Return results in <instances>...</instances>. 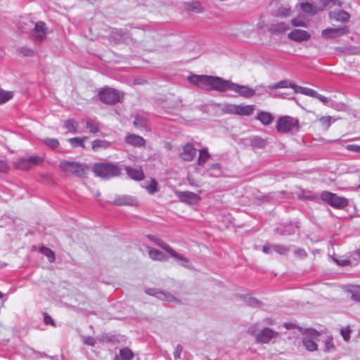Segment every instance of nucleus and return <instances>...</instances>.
Instances as JSON below:
<instances>
[{
	"mask_svg": "<svg viewBox=\"0 0 360 360\" xmlns=\"http://www.w3.org/2000/svg\"><path fill=\"white\" fill-rule=\"evenodd\" d=\"M289 27L284 22L271 24L269 30L272 33H282L288 30Z\"/></svg>",
	"mask_w": 360,
	"mask_h": 360,
	"instance_id": "nucleus-27",
	"label": "nucleus"
},
{
	"mask_svg": "<svg viewBox=\"0 0 360 360\" xmlns=\"http://www.w3.org/2000/svg\"><path fill=\"white\" fill-rule=\"evenodd\" d=\"M148 238L151 241L154 242L157 245L160 246V248H162V249L166 250L169 254L171 252V250H173L169 245H167L165 242H164L160 238H158L154 236H150V235H148Z\"/></svg>",
	"mask_w": 360,
	"mask_h": 360,
	"instance_id": "nucleus-28",
	"label": "nucleus"
},
{
	"mask_svg": "<svg viewBox=\"0 0 360 360\" xmlns=\"http://www.w3.org/2000/svg\"><path fill=\"white\" fill-rule=\"evenodd\" d=\"M94 172L98 176L110 178L119 175L120 169L115 165L100 163L94 165Z\"/></svg>",
	"mask_w": 360,
	"mask_h": 360,
	"instance_id": "nucleus-5",
	"label": "nucleus"
},
{
	"mask_svg": "<svg viewBox=\"0 0 360 360\" xmlns=\"http://www.w3.org/2000/svg\"><path fill=\"white\" fill-rule=\"evenodd\" d=\"M112 341V337L107 335V334H103L98 337V342L101 343L103 342H110Z\"/></svg>",
	"mask_w": 360,
	"mask_h": 360,
	"instance_id": "nucleus-54",
	"label": "nucleus"
},
{
	"mask_svg": "<svg viewBox=\"0 0 360 360\" xmlns=\"http://www.w3.org/2000/svg\"><path fill=\"white\" fill-rule=\"evenodd\" d=\"M59 167L63 172L79 177L84 176L87 169L85 165L68 160H62Z\"/></svg>",
	"mask_w": 360,
	"mask_h": 360,
	"instance_id": "nucleus-4",
	"label": "nucleus"
},
{
	"mask_svg": "<svg viewBox=\"0 0 360 360\" xmlns=\"http://www.w3.org/2000/svg\"><path fill=\"white\" fill-rule=\"evenodd\" d=\"M143 187L150 194H153L158 191V182L154 179H151L144 183Z\"/></svg>",
	"mask_w": 360,
	"mask_h": 360,
	"instance_id": "nucleus-30",
	"label": "nucleus"
},
{
	"mask_svg": "<svg viewBox=\"0 0 360 360\" xmlns=\"http://www.w3.org/2000/svg\"><path fill=\"white\" fill-rule=\"evenodd\" d=\"M64 127L72 134H76L79 131L78 124L74 120L70 119L64 122Z\"/></svg>",
	"mask_w": 360,
	"mask_h": 360,
	"instance_id": "nucleus-29",
	"label": "nucleus"
},
{
	"mask_svg": "<svg viewBox=\"0 0 360 360\" xmlns=\"http://www.w3.org/2000/svg\"><path fill=\"white\" fill-rule=\"evenodd\" d=\"M290 88L294 89L295 92L300 93L314 98L317 96V92L312 89L297 86L296 84H290Z\"/></svg>",
	"mask_w": 360,
	"mask_h": 360,
	"instance_id": "nucleus-22",
	"label": "nucleus"
},
{
	"mask_svg": "<svg viewBox=\"0 0 360 360\" xmlns=\"http://www.w3.org/2000/svg\"><path fill=\"white\" fill-rule=\"evenodd\" d=\"M292 25L295 27H303L305 25V18L304 15H299L297 18L292 20Z\"/></svg>",
	"mask_w": 360,
	"mask_h": 360,
	"instance_id": "nucleus-46",
	"label": "nucleus"
},
{
	"mask_svg": "<svg viewBox=\"0 0 360 360\" xmlns=\"http://www.w3.org/2000/svg\"><path fill=\"white\" fill-rule=\"evenodd\" d=\"M299 127L298 120L290 116L280 117L276 123V129L281 134L296 133L299 131Z\"/></svg>",
	"mask_w": 360,
	"mask_h": 360,
	"instance_id": "nucleus-3",
	"label": "nucleus"
},
{
	"mask_svg": "<svg viewBox=\"0 0 360 360\" xmlns=\"http://www.w3.org/2000/svg\"><path fill=\"white\" fill-rule=\"evenodd\" d=\"M248 333L255 336L256 342L260 344H268L272 340L278 337L279 333L269 328H264L257 332L256 326H252L248 328Z\"/></svg>",
	"mask_w": 360,
	"mask_h": 360,
	"instance_id": "nucleus-2",
	"label": "nucleus"
},
{
	"mask_svg": "<svg viewBox=\"0 0 360 360\" xmlns=\"http://www.w3.org/2000/svg\"><path fill=\"white\" fill-rule=\"evenodd\" d=\"M44 160L43 157L38 155L21 158L15 162V166L17 169L27 171L41 164L44 162Z\"/></svg>",
	"mask_w": 360,
	"mask_h": 360,
	"instance_id": "nucleus-10",
	"label": "nucleus"
},
{
	"mask_svg": "<svg viewBox=\"0 0 360 360\" xmlns=\"http://www.w3.org/2000/svg\"><path fill=\"white\" fill-rule=\"evenodd\" d=\"M10 170V165L6 160L0 159V173L6 174Z\"/></svg>",
	"mask_w": 360,
	"mask_h": 360,
	"instance_id": "nucleus-48",
	"label": "nucleus"
},
{
	"mask_svg": "<svg viewBox=\"0 0 360 360\" xmlns=\"http://www.w3.org/2000/svg\"><path fill=\"white\" fill-rule=\"evenodd\" d=\"M43 142L46 146L52 149H55L59 146V142L56 139L46 138L43 140Z\"/></svg>",
	"mask_w": 360,
	"mask_h": 360,
	"instance_id": "nucleus-43",
	"label": "nucleus"
},
{
	"mask_svg": "<svg viewBox=\"0 0 360 360\" xmlns=\"http://www.w3.org/2000/svg\"><path fill=\"white\" fill-rule=\"evenodd\" d=\"M170 255L172 257H174L175 259L179 261L180 262V265L188 269H192L193 266L191 264L189 259L186 258V257L183 256L182 255L178 253L174 250H171Z\"/></svg>",
	"mask_w": 360,
	"mask_h": 360,
	"instance_id": "nucleus-20",
	"label": "nucleus"
},
{
	"mask_svg": "<svg viewBox=\"0 0 360 360\" xmlns=\"http://www.w3.org/2000/svg\"><path fill=\"white\" fill-rule=\"evenodd\" d=\"M126 172L132 179L140 181L144 177L143 172L141 168H132L131 167H125Z\"/></svg>",
	"mask_w": 360,
	"mask_h": 360,
	"instance_id": "nucleus-21",
	"label": "nucleus"
},
{
	"mask_svg": "<svg viewBox=\"0 0 360 360\" xmlns=\"http://www.w3.org/2000/svg\"><path fill=\"white\" fill-rule=\"evenodd\" d=\"M290 84H293L292 83L288 82L287 80H282L279 82L269 86V88L271 89H277L281 88H290Z\"/></svg>",
	"mask_w": 360,
	"mask_h": 360,
	"instance_id": "nucleus-42",
	"label": "nucleus"
},
{
	"mask_svg": "<svg viewBox=\"0 0 360 360\" xmlns=\"http://www.w3.org/2000/svg\"><path fill=\"white\" fill-rule=\"evenodd\" d=\"M319 336V333L311 328L306 329L305 335L302 338L304 347L309 352L317 350L316 340Z\"/></svg>",
	"mask_w": 360,
	"mask_h": 360,
	"instance_id": "nucleus-8",
	"label": "nucleus"
},
{
	"mask_svg": "<svg viewBox=\"0 0 360 360\" xmlns=\"http://www.w3.org/2000/svg\"><path fill=\"white\" fill-rule=\"evenodd\" d=\"M210 154L207 152L206 148L202 149L200 150V155L198 160V163L199 165H204L206 161L210 158Z\"/></svg>",
	"mask_w": 360,
	"mask_h": 360,
	"instance_id": "nucleus-38",
	"label": "nucleus"
},
{
	"mask_svg": "<svg viewBox=\"0 0 360 360\" xmlns=\"http://www.w3.org/2000/svg\"><path fill=\"white\" fill-rule=\"evenodd\" d=\"M44 320L46 325L53 324L51 317L46 314H44Z\"/></svg>",
	"mask_w": 360,
	"mask_h": 360,
	"instance_id": "nucleus-59",
	"label": "nucleus"
},
{
	"mask_svg": "<svg viewBox=\"0 0 360 360\" xmlns=\"http://www.w3.org/2000/svg\"><path fill=\"white\" fill-rule=\"evenodd\" d=\"M47 27L43 22H38L32 31V37L37 44L41 43L46 38Z\"/></svg>",
	"mask_w": 360,
	"mask_h": 360,
	"instance_id": "nucleus-14",
	"label": "nucleus"
},
{
	"mask_svg": "<svg viewBox=\"0 0 360 360\" xmlns=\"http://www.w3.org/2000/svg\"><path fill=\"white\" fill-rule=\"evenodd\" d=\"M110 146V143L105 140L96 139L92 142V149L98 150L99 148H107Z\"/></svg>",
	"mask_w": 360,
	"mask_h": 360,
	"instance_id": "nucleus-34",
	"label": "nucleus"
},
{
	"mask_svg": "<svg viewBox=\"0 0 360 360\" xmlns=\"http://www.w3.org/2000/svg\"><path fill=\"white\" fill-rule=\"evenodd\" d=\"M100 100L107 104H115L120 101V92L114 89L106 87L98 93Z\"/></svg>",
	"mask_w": 360,
	"mask_h": 360,
	"instance_id": "nucleus-9",
	"label": "nucleus"
},
{
	"mask_svg": "<svg viewBox=\"0 0 360 360\" xmlns=\"http://www.w3.org/2000/svg\"><path fill=\"white\" fill-rule=\"evenodd\" d=\"M250 144L252 147L262 148L266 146V142L262 138L254 136L250 139Z\"/></svg>",
	"mask_w": 360,
	"mask_h": 360,
	"instance_id": "nucleus-36",
	"label": "nucleus"
},
{
	"mask_svg": "<svg viewBox=\"0 0 360 360\" xmlns=\"http://www.w3.org/2000/svg\"><path fill=\"white\" fill-rule=\"evenodd\" d=\"M321 198L328 205L336 208H343L348 204L346 198L328 191H323L321 195Z\"/></svg>",
	"mask_w": 360,
	"mask_h": 360,
	"instance_id": "nucleus-7",
	"label": "nucleus"
},
{
	"mask_svg": "<svg viewBox=\"0 0 360 360\" xmlns=\"http://www.w3.org/2000/svg\"><path fill=\"white\" fill-rule=\"evenodd\" d=\"M146 293L155 296L162 301L168 302H179V299L174 297L172 294L167 292L160 291L155 288H148L146 290Z\"/></svg>",
	"mask_w": 360,
	"mask_h": 360,
	"instance_id": "nucleus-13",
	"label": "nucleus"
},
{
	"mask_svg": "<svg viewBox=\"0 0 360 360\" xmlns=\"http://www.w3.org/2000/svg\"><path fill=\"white\" fill-rule=\"evenodd\" d=\"M34 356H32L33 359H39V358H45L46 356V354L33 352Z\"/></svg>",
	"mask_w": 360,
	"mask_h": 360,
	"instance_id": "nucleus-61",
	"label": "nucleus"
},
{
	"mask_svg": "<svg viewBox=\"0 0 360 360\" xmlns=\"http://www.w3.org/2000/svg\"><path fill=\"white\" fill-rule=\"evenodd\" d=\"M256 119L260 121L261 123L264 125H269L274 121L273 115L270 112L265 111L259 112Z\"/></svg>",
	"mask_w": 360,
	"mask_h": 360,
	"instance_id": "nucleus-24",
	"label": "nucleus"
},
{
	"mask_svg": "<svg viewBox=\"0 0 360 360\" xmlns=\"http://www.w3.org/2000/svg\"><path fill=\"white\" fill-rule=\"evenodd\" d=\"M80 124L84 125V127L89 129V131L91 134H96L99 131V124L98 122L93 120H82Z\"/></svg>",
	"mask_w": 360,
	"mask_h": 360,
	"instance_id": "nucleus-25",
	"label": "nucleus"
},
{
	"mask_svg": "<svg viewBox=\"0 0 360 360\" xmlns=\"http://www.w3.org/2000/svg\"><path fill=\"white\" fill-rule=\"evenodd\" d=\"M288 37L290 39L294 41L302 42L308 41L310 39L311 35L305 30L296 29L290 32Z\"/></svg>",
	"mask_w": 360,
	"mask_h": 360,
	"instance_id": "nucleus-17",
	"label": "nucleus"
},
{
	"mask_svg": "<svg viewBox=\"0 0 360 360\" xmlns=\"http://www.w3.org/2000/svg\"><path fill=\"white\" fill-rule=\"evenodd\" d=\"M182 347L180 345H176L174 352V357L175 359H181Z\"/></svg>",
	"mask_w": 360,
	"mask_h": 360,
	"instance_id": "nucleus-55",
	"label": "nucleus"
},
{
	"mask_svg": "<svg viewBox=\"0 0 360 360\" xmlns=\"http://www.w3.org/2000/svg\"><path fill=\"white\" fill-rule=\"evenodd\" d=\"M196 149L191 143H187L183 146L181 152L179 153V157L184 161L190 162L193 160L196 155Z\"/></svg>",
	"mask_w": 360,
	"mask_h": 360,
	"instance_id": "nucleus-16",
	"label": "nucleus"
},
{
	"mask_svg": "<svg viewBox=\"0 0 360 360\" xmlns=\"http://www.w3.org/2000/svg\"><path fill=\"white\" fill-rule=\"evenodd\" d=\"M272 250V245L266 244L263 246L262 251L266 254L271 253Z\"/></svg>",
	"mask_w": 360,
	"mask_h": 360,
	"instance_id": "nucleus-57",
	"label": "nucleus"
},
{
	"mask_svg": "<svg viewBox=\"0 0 360 360\" xmlns=\"http://www.w3.org/2000/svg\"><path fill=\"white\" fill-rule=\"evenodd\" d=\"M320 1L321 2L322 6L319 8L309 3H302L301 4V8L302 11L306 13L314 15L319 10L321 11L325 7L332 8L335 6H341L342 5V2L339 0H320Z\"/></svg>",
	"mask_w": 360,
	"mask_h": 360,
	"instance_id": "nucleus-6",
	"label": "nucleus"
},
{
	"mask_svg": "<svg viewBox=\"0 0 360 360\" xmlns=\"http://www.w3.org/2000/svg\"><path fill=\"white\" fill-rule=\"evenodd\" d=\"M245 302L248 305L254 307H259L261 304L260 302L258 301L257 299L251 297L246 298Z\"/></svg>",
	"mask_w": 360,
	"mask_h": 360,
	"instance_id": "nucleus-52",
	"label": "nucleus"
},
{
	"mask_svg": "<svg viewBox=\"0 0 360 360\" xmlns=\"http://www.w3.org/2000/svg\"><path fill=\"white\" fill-rule=\"evenodd\" d=\"M317 96H314V98L319 99L321 102H322L324 104H326L328 103V98L321 94H319L318 92H317Z\"/></svg>",
	"mask_w": 360,
	"mask_h": 360,
	"instance_id": "nucleus-58",
	"label": "nucleus"
},
{
	"mask_svg": "<svg viewBox=\"0 0 360 360\" xmlns=\"http://www.w3.org/2000/svg\"><path fill=\"white\" fill-rule=\"evenodd\" d=\"M125 140L127 143L136 147H141L145 144L143 138L135 134L128 135Z\"/></svg>",
	"mask_w": 360,
	"mask_h": 360,
	"instance_id": "nucleus-23",
	"label": "nucleus"
},
{
	"mask_svg": "<svg viewBox=\"0 0 360 360\" xmlns=\"http://www.w3.org/2000/svg\"><path fill=\"white\" fill-rule=\"evenodd\" d=\"M255 110L254 105H237V115H251Z\"/></svg>",
	"mask_w": 360,
	"mask_h": 360,
	"instance_id": "nucleus-26",
	"label": "nucleus"
},
{
	"mask_svg": "<svg viewBox=\"0 0 360 360\" xmlns=\"http://www.w3.org/2000/svg\"><path fill=\"white\" fill-rule=\"evenodd\" d=\"M285 327L287 329H290V328H292V324L290 323H285Z\"/></svg>",
	"mask_w": 360,
	"mask_h": 360,
	"instance_id": "nucleus-63",
	"label": "nucleus"
},
{
	"mask_svg": "<svg viewBox=\"0 0 360 360\" xmlns=\"http://www.w3.org/2000/svg\"><path fill=\"white\" fill-rule=\"evenodd\" d=\"M149 256L154 260H164L166 259V256L161 251L156 249H150L148 250Z\"/></svg>",
	"mask_w": 360,
	"mask_h": 360,
	"instance_id": "nucleus-32",
	"label": "nucleus"
},
{
	"mask_svg": "<svg viewBox=\"0 0 360 360\" xmlns=\"http://www.w3.org/2000/svg\"><path fill=\"white\" fill-rule=\"evenodd\" d=\"M272 249L279 255H286L290 251V249L288 247L279 244L272 245Z\"/></svg>",
	"mask_w": 360,
	"mask_h": 360,
	"instance_id": "nucleus-40",
	"label": "nucleus"
},
{
	"mask_svg": "<svg viewBox=\"0 0 360 360\" xmlns=\"http://www.w3.org/2000/svg\"><path fill=\"white\" fill-rule=\"evenodd\" d=\"M113 205H131L136 206V199L130 196H119L113 200Z\"/></svg>",
	"mask_w": 360,
	"mask_h": 360,
	"instance_id": "nucleus-18",
	"label": "nucleus"
},
{
	"mask_svg": "<svg viewBox=\"0 0 360 360\" xmlns=\"http://www.w3.org/2000/svg\"><path fill=\"white\" fill-rule=\"evenodd\" d=\"M40 252L48 257L49 262H52L55 260V254L50 248L42 247L40 248Z\"/></svg>",
	"mask_w": 360,
	"mask_h": 360,
	"instance_id": "nucleus-41",
	"label": "nucleus"
},
{
	"mask_svg": "<svg viewBox=\"0 0 360 360\" xmlns=\"http://www.w3.org/2000/svg\"><path fill=\"white\" fill-rule=\"evenodd\" d=\"M349 32L347 27H338L335 28H326L322 31L321 36L325 39H334L346 34Z\"/></svg>",
	"mask_w": 360,
	"mask_h": 360,
	"instance_id": "nucleus-15",
	"label": "nucleus"
},
{
	"mask_svg": "<svg viewBox=\"0 0 360 360\" xmlns=\"http://www.w3.org/2000/svg\"><path fill=\"white\" fill-rule=\"evenodd\" d=\"M83 342L85 345H89V346H95L96 344L98 342V338H94L92 337H84L83 338Z\"/></svg>",
	"mask_w": 360,
	"mask_h": 360,
	"instance_id": "nucleus-50",
	"label": "nucleus"
},
{
	"mask_svg": "<svg viewBox=\"0 0 360 360\" xmlns=\"http://www.w3.org/2000/svg\"><path fill=\"white\" fill-rule=\"evenodd\" d=\"M87 139L86 136H84L82 138L79 137H75V138H70L68 139V142L71 144V146L74 148L76 147H82L84 148V142Z\"/></svg>",
	"mask_w": 360,
	"mask_h": 360,
	"instance_id": "nucleus-33",
	"label": "nucleus"
},
{
	"mask_svg": "<svg viewBox=\"0 0 360 360\" xmlns=\"http://www.w3.org/2000/svg\"><path fill=\"white\" fill-rule=\"evenodd\" d=\"M264 322L265 324L266 325H272L274 323V321L271 319L270 318H266L264 320Z\"/></svg>",
	"mask_w": 360,
	"mask_h": 360,
	"instance_id": "nucleus-62",
	"label": "nucleus"
},
{
	"mask_svg": "<svg viewBox=\"0 0 360 360\" xmlns=\"http://www.w3.org/2000/svg\"><path fill=\"white\" fill-rule=\"evenodd\" d=\"M142 122H143V120L136 117L135 119V120L134 121V126L139 127L143 125Z\"/></svg>",
	"mask_w": 360,
	"mask_h": 360,
	"instance_id": "nucleus-60",
	"label": "nucleus"
},
{
	"mask_svg": "<svg viewBox=\"0 0 360 360\" xmlns=\"http://www.w3.org/2000/svg\"><path fill=\"white\" fill-rule=\"evenodd\" d=\"M346 148H347V150H349L350 151H353V152H356V153H360V146H359V145H356V144H349V145H347Z\"/></svg>",
	"mask_w": 360,
	"mask_h": 360,
	"instance_id": "nucleus-56",
	"label": "nucleus"
},
{
	"mask_svg": "<svg viewBox=\"0 0 360 360\" xmlns=\"http://www.w3.org/2000/svg\"><path fill=\"white\" fill-rule=\"evenodd\" d=\"M207 172L209 176L212 177H219L222 174L221 167L217 163L210 165Z\"/></svg>",
	"mask_w": 360,
	"mask_h": 360,
	"instance_id": "nucleus-31",
	"label": "nucleus"
},
{
	"mask_svg": "<svg viewBox=\"0 0 360 360\" xmlns=\"http://www.w3.org/2000/svg\"><path fill=\"white\" fill-rule=\"evenodd\" d=\"M335 350V347L331 337H328L324 341V347L323 351L326 353L333 352Z\"/></svg>",
	"mask_w": 360,
	"mask_h": 360,
	"instance_id": "nucleus-35",
	"label": "nucleus"
},
{
	"mask_svg": "<svg viewBox=\"0 0 360 360\" xmlns=\"http://www.w3.org/2000/svg\"><path fill=\"white\" fill-rule=\"evenodd\" d=\"M121 360H131L134 357V353L129 348H124L120 350Z\"/></svg>",
	"mask_w": 360,
	"mask_h": 360,
	"instance_id": "nucleus-37",
	"label": "nucleus"
},
{
	"mask_svg": "<svg viewBox=\"0 0 360 360\" xmlns=\"http://www.w3.org/2000/svg\"><path fill=\"white\" fill-rule=\"evenodd\" d=\"M349 15L347 12L342 10L338 11H331L329 13V18L331 20H335L338 22H348L349 20Z\"/></svg>",
	"mask_w": 360,
	"mask_h": 360,
	"instance_id": "nucleus-19",
	"label": "nucleus"
},
{
	"mask_svg": "<svg viewBox=\"0 0 360 360\" xmlns=\"http://www.w3.org/2000/svg\"><path fill=\"white\" fill-rule=\"evenodd\" d=\"M13 97V93L11 91H4L0 90V104L4 103Z\"/></svg>",
	"mask_w": 360,
	"mask_h": 360,
	"instance_id": "nucleus-47",
	"label": "nucleus"
},
{
	"mask_svg": "<svg viewBox=\"0 0 360 360\" xmlns=\"http://www.w3.org/2000/svg\"><path fill=\"white\" fill-rule=\"evenodd\" d=\"M340 264L342 265H347L349 264V261L348 260H342Z\"/></svg>",
	"mask_w": 360,
	"mask_h": 360,
	"instance_id": "nucleus-64",
	"label": "nucleus"
},
{
	"mask_svg": "<svg viewBox=\"0 0 360 360\" xmlns=\"http://www.w3.org/2000/svg\"><path fill=\"white\" fill-rule=\"evenodd\" d=\"M276 15L281 17H287L290 15V9L288 5L281 6L276 11Z\"/></svg>",
	"mask_w": 360,
	"mask_h": 360,
	"instance_id": "nucleus-39",
	"label": "nucleus"
},
{
	"mask_svg": "<svg viewBox=\"0 0 360 360\" xmlns=\"http://www.w3.org/2000/svg\"><path fill=\"white\" fill-rule=\"evenodd\" d=\"M331 120L332 117L330 116H324L319 119V121L321 123V126L326 130H327L330 127Z\"/></svg>",
	"mask_w": 360,
	"mask_h": 360,
	"instance_id": "nucleus-45",
	"label": "nucleus"
},
{
	"mask_svg": "<svg viewBox=\"0 0 360 360\" xmlns=\"http://www.w3.org/2000/svg\"><path fill=\"white\" fill-rule=\"evenodd\" d=\"M189 82L206 90L224 92L228 90L229 80L219 77L193 75L188 77Z\"/></svg>",
	"mask_w": 360,
	"mask_h": 360,
	"instance_id": "nucleus-1",
	"label": "nucleus"
},
{
	"mask_svg": "<svg viewBox=\"0 0 360 360\" xmlns=\"http://www.w3.org/2000/svg\"><path fill=\"white\" fill-rule=\"evenodd\" d=\"M224 110L229 114L237 115V105L228 104L224 106Z\"/></svg>",
	"mask_w": 360,
	"mask_h": 360,
	"instance_id": "nucleus-49",
	"label": "nucleus"
},
{
	"mask_svg": "<svg viewBox=\"0 0 360 360\" xmlns=\"http://www.w3.org/2000/svg\"><path fill=\"white\" fill-rule=\"evenodd\" d=\"M176 195L181 202L188 205H196L201 200L200 196L191 191H176Z\"/></svg>",
	"mask_w": 360,
	"mask_h": 360,
	"instance_id": "nucleus-12",
	"label": "nucleus"
},
{
	"mask_svg": "<svg viewBox=\"0 0 360 360\" xmlns=\"http://www.w3.org/2000/svg\"><path fill=\"white\" fill-rule=\"evenodd\" d=\"M349 292L352 294V299L356 302H360V287L353 286Z\"/></svg>",
	"mask_w": 360,
	"mask_h": 360,
	"instance_id": "nucleus-44",
	"label": "nucleus"
},
{
	"mask_svg": "<svg viewBox=\"0 0 360 360\" xmlns=\"http://www.w3.org/2000/svg\"><path fill=\"white\" fill-rule=\"evenodd\" d=\"M228 90L238 93L244 98H250L255 94V90L244 85H240L229 81Z\"/></svg>",
	"mask_w": 360,
	"mask_h": 360,
	"instance_id": "nucleus-11",
	"label": "nucleus"
},
{
	"mask_svg": "<svg viewBox=\"0 0 360 360\" xmlns=\"http://www.w3.org/2000/svg\"><path fill=\"white\" fill-rule=\"evenodd\" d=\"M295 255L300 259L305 258L307 256V253L303 248H298L294 252Z\"/></svg>",
	"mask_w": 360,
	"mask_h": 360,
	"instance_id": "nucleus-53",
	"label": "nucleus"
},
{
	"mask_svg": "<svg viewBox=\"0 0 360 360\" xmlns=\"http://www.w3.org/2000/svg\"><path fill=\"white\" fill-rule=\"evenodd\" d=\"M351 330L349 327L341 329L340 334L345 341H349L350 338Z\"/></svg>",
	"mask_w": 360,
	"mask_h": 360,
	"instance_id": "nucleus-51",
	"label": "nucleus"
}]
</instances>
